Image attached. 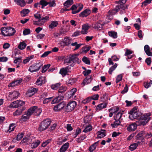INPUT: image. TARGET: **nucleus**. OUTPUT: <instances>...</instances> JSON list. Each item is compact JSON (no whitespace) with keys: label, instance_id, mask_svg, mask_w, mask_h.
<instances>
[{"label":"nucleus","instance_id":"f257e3e1","mask_svg":"<svg viewBox=\"0 0 152 152\" xmlns=\"http://www.w3.org/2000/svg\"><path fill=\"white\" fill-rule=\"evenodd\" d=\"M79 55V54H76L73 55L72 56H69L67 57L64 60V63H68L70 64V65L71 66H73L75 63L77 62L79 63V59L77 56Z\"/></svg>","mask_w":152,"mask_h":152},{"label":"nucleus","instance_id":"f03ea898","mask_svg":"<svg viewBox=\"0 0 152 152\" xmlns=\"http://www.w3.org/2000/svg\"><path fill=\"white\" fill-rule=\"evenodd\" d=\"M2 34L4 36H11L15 32V30L11 27H4L1 28Z\"/></svg>","mask_w":152,"mask_h":152},{"label":"nucleus","instance_id":"7ed1b4c3","mask_svg":"<svg viewBox=\"0 0 152 152\" xmlns=\"http://www.w3.org/2000/svg\"><path fill=\"white\" fill-rule=\"evenodd\" d=\"M151 115V113H148L141 116L139 119L136 121L139 125H145L150 119L149 117Z\"/></svg>","mask_w":152,"mask_h":152},{"label":"nucleus","instance_id":"20e7f679","mask_svg":"<svg viewBox=\"0 0 152 152\" xmlns=\"http://www.w3.org/2000/svg\"><path fill=\"white\" fill-rule=\"evenodd\" d=\"M51 123V121L49 119H46L42 121L39 125L38 130L40 131H43L48 128Z\"/></svg>","mask_w":152,"mask_h":152},{"label":"nucleus","instance_id":"39448f33","mask_svg":"<svg viewBox=\"0 0 152 152\" xmlns=\"http://www.w3.org/2000/svg\"><path fill=\"white\" fill-rule=\"evenodd\" d=\"M28 113L31 116L32 114H34L35 115H39L42 112L41 110L38 109L37 106H34L30 107L27 111Z\"/></svg>","mask_w":152,"mask_h":152},{"label":"nucleus","instance_id":"423d86ee","mask_svg":"<svg viewBox=\"0 0 152 152\" xmlns=\"http://www.w3.org/2000/svg\"><path fill=\"white\" fill-rule=\"evenodd\" d=\"M42 64L40 62L34 64L30 66L28 70L31 72L37 71L42 66Z\"/></svg>","mask_w":152,"mask_h":152},{"label":"nucleus","instance_id":"0eeeda50","mask_svg":"<svg viewBox=\"0 0 152 152\" xmlns=\"http://www.w3.org/2000/svg\"><path fill=\"white\" fill-rule=\"evenodd\" d=\"M76 102L75 101H72L68 103L65 108V111L67 112H70L74 110L76 106Z\"/></svg>","mask_w":152,"mask_h":152},{"label":"nucleus","instance_id":"6e6552de","mask_svg":"<svg viewBox=\"0 0 152 152\" xmlns=\"http://www.w3.org/2000/svg\"><path fill=\"white\" fill-rule=\"evenodd\" d=\"M25 104V102L22 101L17 100L12 102L10 105V107L17 108L21 106H23Z\"/></svg>","mask_w":152,"mask_h":152},{"label":"nucleus","instance_id":"1a4fd4ad","mask_svg":"<svg viewBox=\"0 0 152 152\" xmlns=\"http://www.w3.org/2000/svg\"><path fill=\"white\" fill-rule=\"evenodd\" d=\"M83 6L82 4L79 5V7H77L75 5H73L70 9L72 10V13L73 14H75L80 12L83 8Z\"/></svg>","mask_w":152,"mask_h":152},{"label":"nucleus","instance_id":"9d476101","mask_svg":"<svg viewBox=\"0 0 152 152\" xmlns=\"http://www.w3.org/2000/svg\"><path fill=\"white\" fill-rule=\"evenodd\" d=\"M20 94L18 91H14L13 92L9 93V97L11 100H14L17 99Z\"/></svg>","mask_w":152,"mask_h":152},{"label":"nucleus","instance_id":"9b49d317","mask_svg":"<svg viewBox=\"0 0 152 152\" xmlns=\"http://www.w3.org/2000/svg\"><path fill=\"white\" fill-rule=\"evenodd\" d=\"M65 104L64 102H62L55 106L53 108L55 111H58L63 109L65 107Z\"/></svg>","mask_w":152,"mask_h":152},{"label":"nucleus","instance_id":"f8f14e48","mask_svg":"<svg viewBox=\"0 0 152 152\" xmlns=\"http://www.w3.org/2000/svg\"><path fill=\"white\" fill-rule=\"evenodd\" d=\"M90 27V26L87 23L84 24L82 26V30L81 32V34H87L88 33V30Z\"/></svg>","mask_w":152,"mask_h":152},{"label":"nucleus","instance_id":"ddd939ff","mask_svg":"<svg viewBox=\"0 0 152 152\" xmlns=\"http://www.w3.org/2000/svg\"><path fill=\"white\" fill-rule=\"evenodd\" d=\"M129 114H130L129 116V118L131 120L136 119L141 115V113L139 111L129 113Z\"/></svg>","mask_w":152,"mask_h":152},{"label":"nucleus","instance_id":"4468645a","mask_svg":"<svg viewBox=\"0 0 152 152\" xmlns=\"http://www.w3.org/2000/svg\"><path fill=\"white\" fill-rule=\"evenodd\" d=\"M137 125H139L136 122L135 123H132L127 127V129L129 132L133 131L137 129Z\"/></svg>","mask_w":152,"mask_h":152},{"label":"nucleus","instance_id":"2eb2a0df","mask_svg":"<svg viewBox=\"0 0 152 152\" xmlns=\"http://www.w3.org/2000/svg\"><path fill=\"white\" fill-rule=\"evenodd\" d=\"M91 13V11L88 9L85 10L79 14L80 17L83 18L86 17L89 15Z\"/></svg>","mask_w":152,"mask_h":152},{"label":"nucleus","instance_id":"dca6fc26","mask_svg":"<svg viewBox=\"0 0 152 152\" xmlns=\"http://www.w3.org/2000/svg\"><path fill=\"white\" fill-rule=\"evenodd\" d=\"M69 72V66H67L65 67L61 68L59 72V73L61 74L62 76H65L66 75L67 72Z\"/></svg>","mask_w":152,"mask_h":152},{"label":"nucleus","instance_id":"f3484780","mask_svg":"<svg viewBox=\"0 0 152 152\" xmlns=\"http://www.w3.org/2000/svg\"><path fill=\"white\" fill-rule=\"evenodd\" d=\"M45 83V77H41L37 80L36 83L38 85H41L44 84Z\"/></svg>","mask_w":152,"mask_h":152},{"label":"nucleus","instance_id":"a211bd4d","mask_svg":"<svg viewBox=\"0 0 152 152\" xmlns=\"http://www.w3.org/2000/svg\"><path fill=\"white\" fill-rule=\"evenodd\" d=\"M144 51L147 55L149 56H152V53L151 52V48L148 45H145L144 47Z\"/></svg>","mask_w":152,"mask_h":152},{"label":"nucleus","instance_id":"6ab92c4d","mask_svg":"<svg viewBox=\"0 0 152 152\" xmlns=\"http://www.w3.org/2000/svg\"><path fill=\"white\" fill-rule=\"evenodd\" d=\"M22 80L21 79H20L19 80H14L9 84L8 85V87H10L17 86L22 81Z\"/></svg>","mask_w":152,"mask_h":152},{"label":"nucleus","instance_id":"aec40b11","mask_svg":"<svg viewBox=\"0 0 152 152\" xmlns=\"http://www.w3.org/2000/svg\"><path fill=\"white\" fill-rule=\"evenodd\" d=\"M37 91V89L35 88H31L29 89L27 93V95L31 96L34 95Z\"/></svg>","mask_w":152,"mask_h":152},{"label":"nucleus","instance_id":"412c9836","mask_svg":"<svg viewBox=\"0 0 152 152\" xmlns=\"http://www.w3.org/2000/svg\"><path fill=\"white\" fill-rule=\"evenodd\" d=\"M25 107H22L18 109L14 113L13 115L14 116H18L21 114L22 112L25 110Z\"/></svg>","mask_w":152,"mask_h":152},{"label":"nucleus","instance_id":"4be33fe9","mask_svg":"<svg viewBox=\"0 0 152 152\" xmlns=\"http://www.w3.org/2000/svg\"><path fill=\"white\" fill-rule=\"evenodd\" d=\"M64 98L63 96L59 95L57 97L55 98L52 102V104H54L56 103H58L59 102L62 100Z\"/></svg>","mask_w":152,"mask_h":152},{"label":"nucleus","instance_id":"5701e85b","mask_svg":"<svg viewBox=\"0 0 152 152\" xmlns=\"http://www.w3.org/2000/svg\"><path fill=\"white\" fill-rule=\"evenodd\" d=\"M107 103L106 102L102 103L97 105L96 108V110L100 111L106 107Z\"/></svg>","mask_w":152,"mask_h":152},{"label":"nucleus","instance_id":"b1692460","mask_svg":"<svg viewBox=\"0 0 152 152\" xmlns=\"http://www.w3.org/2000/svg\"><path fill=\"white\" fill-rule=\"evenodd\" d=\"M106 131L104 130H101L98 132L97 138H101L105 136Z\"/></svg>","mask_w":152,"mask_h":152},{"label":"nucleus","instance_id":"393cba45","mask_svg":"<svg viewBox=\"0 0 152 152\" xmlns=\"http://www.w3.org/2000/svg\"><path fill=\"white\" fill-rule=\"evenodd\" d=\"M115 8L118 10V12L119 10L122 11L125 10V9L128 8V6H125L124 4H122L116 6Z\"/></svg>","mask_w":152,"mask_h":152},{"label":"nucleus","instance_id":"a878e982","mask_svg":"<svg viewBox=\"0 0 152 152\" xmlns=\"http://www.w3.org/2000/svg\"><path fill=\"white\" fill-rule=\"evenodd\" d=\"M49 20V16H46L45 17L41 18L40 20H38L39 24L43 25L45 21Z\"/></svg>","mask_w":152,"mask_h":152},{"label":"nucleus","instance_id":"bb28decb","mask_svg":"<svg viewBox=\"0 0 152 152\" xmlns=\"http://www.w3.org/2000/svg\"><path fill=\"white\" fill-rule=\"evenodd\" d=\"M69 143L66 142L60 148V152H65L69 147Z\"/></svg>","mask_w":152,"mask_h":152},{"label":"nucleus","instance_id":"cd10ccee","mask_svg":"<svg viewBox=\"0 0 152 152\" xmlns=\"http://www.w3.org/2000/svg\"><path fill=\"white\" fill-rule=\"evenodd\" d=\"M30 116V114L27 112L22 116L20 119L23 121H25L28 119Z\"/></svg>","mask_w":152,"mask_h":152},{"label":"nucleus","instance_id":"c85d7f7f","mask_svg":"<svg viewBox=\"0 0 152 152\" xmlns=\"http://www.w3.org/2000/svg\"><path fill=\"white\" fill-rule=\"evenodd\" d=\"M115 121L113 124H112L111 126L113 128H116L118 126L120 125L121 122L120 120H114Z\"/></svg>","mask_w":152,"mask_h":152},{"label":"nucleus","instance_id":"c756f323","mask_svg":"<svg viewBox=\"0 0 152 152\" xmlns=\"http://www.w3.org/2000/svg\"><path fill=\"white\" fill-rule=\"evenodd\" d=\"M99 142V141L94 143L89 148V150L90 152H93L96 149V147L98 144Z\"/></svg>","mask_w":152,"mask_h":152},{"label":"nucleus","instance_id":"7c9ffc66","mask_svg":"<svg viewBox=\"0 0 152 152\" xmlns=\"http://www.w3.org/2000/svg\"><path fill=\"white\" fill-rule=\"evenodd\" d=\"M139 143V142H138L137 143L131 144L129 147V149L131 151L134 150L137 148Z\"/></svg>","mask_w":152,"mask_h":152},{"label":"nucleus","instance_id":"2f4dec72","mask_svg":"<svg viewBox=\"0 0 152 152\" xmlns=\"http://www.w3.org/2000/svg\"><path fill=\"white\" fill-rule=\"evenodd\" d=\"M92 79V78L91 76H87L85 79H84L83 83L84 85L90 83Z\"/></svg>","mask_w":152,"mask_h":152},{"label":"nucleus","instance_id":"473e14b6","mask_svg":"<svg viewBox=\"0 0 152 152\" xmlns=\"http://www.w3.org/2000/svg\"><path fill=\"white\" fill-rule=\"evenodd\" d=\"M14 1L16 4L21 7H23L25 5V1L23 0H14Z\"/></svg>","mask_w":152,"mask_h":152},{"label":"nucleus","instance_id":"72a5a7b5","mask_svg":"<svg viewBox=\"0 0 152 152\" xmlns=\"http://www.w3.org/2000/svg\"><path fill=\"white\" fill-rule=\"evenodd\" d=\"M73 3V0H67L64 4L66 7H68Z\"/></svg>","mask_w":152,"mask_h":152},{"label":"nucleus","instance_id":"f704fd0d","mask_svg":"<svg viewBox=\"0 0 152 152\" xmlns=\"http://www.w3.org/2000/svg\"><path fill=\"white\" fill-rule=\"evenodd\" d=\"M143 132V138L148 139L151 138L152 136V134L150 133H148L145 132Z\"/></svg>","mask_w":152,"mask_h":152},{"label":"nucleus","instance_id":"c9c22d12","mask_svg":"<svg viewBox=\"0 0 152 152\" xmlns=\"http://www.w3.org/2000/svg\"><path fill=\"white\" fill-rule=\"evenodd\" d=\"M26 46V44L24 42H20L18 48L20 49L23 50L24 49Z\"/></svg>","mask_w":152,"mask_h":152},{"label":"nucleus","instance_id":"e433bc0d","mask_svg":"<svg viewBox=\"0 0 152 152\" xmlns=\"http://www.w3.org/2000/svg\"><path fill=\"white\" fill-rule=\"evenodd\" d=\"M91 48L90 46H85L82 47L81 49L82 53H87Z\"/></svg>","mask_w":152,"mask_h":152},{"label":"nucleus","instance_id":"4c0bfd02","mask_svg":"<svg viewBox=\"0 0 152 152\" xmlns=\"http://www.w3.org/2000/svg\"><path fill=\"white\" fill-rule=\"evenodd\" d=\"M136 139L137 140H143L144 139L143 134V132H141L139 133L136 136Z\"/></svg>","mask_w":152,"mask_h":152},{"label":"nucleus","instance_id":"58836bf2","mask_svg":"<svg viewBox=\"0 0 152 152\" xmlns=\"http://www.w3.org/2000/svg\"><path fill=\"white\" fill-rule=\"evenodd\" d=\"M109 36L115 39L117 37V34L116 32L115 31H109L108 33Z\"/></svg>","mask_w":152,"mask_h":152},{"label":"nucleus","instance_id":"ea45409f","mask_svg":"<svg viewBox=\"0 0 152 152\" xmlns=\"http://www.w3.org/2000/svg\"><path fill=\"white\" fill-rule=\"evenodd\" d=\"M118 12V10H117L116 8L112 9L110 10L108 12V14L109 15H113L116 14Z\"/></svg>","mask_w":152,"mask_h":152},{"label":"nucleus","instance_id":"a19ab883","mask_svg":"<svg viewBox=\"0 0 152 152\" xmlns=\"http://www.w3.org/2000/svg\"><path fill=\"white\" fill-rule=\"evenodd\" d=\"M39 4L42 5L41 8L43 9L48 4V2H47L45 0H41L39 1Z\"/></svg>","mask_w":152,"mask_h":152},{"label":"nucleus","instance_id":"79ce46f5","mask_svg":"<svg viewBox=\"0 0 152 152\" xmlns=\"http://www.w3.org/2000/svg\"><path fill=\"white\" fill-rule=\"evenodd\" d=\"M58 24L57 21H53L49 25V28H53L56 27Z\"/></svg>","mask_w":152,"mask_h":152},{"label":"nucleus","instance_id":"37998d69","mask_svg":"<svg viewBox=\"0 0 152 152\" xmlns=\"http://www.w3.org/2000/svg\"><path fill=\"white\" fill-rule=\"evenodd\" d=\"M82 45V44H77V42H75L71 44L72 46H75V48L74 50L78 49Z\"/></svg>","mask_w":152,"mask_h":152},{"label":"nucleus","instance_id":"c03bdc74","mask_svg":"<svg viewBox=\"0 0 152 152\" xmlns=\"http://www.w3.org/2000/svg\"><path fill=\"white\" fill-rule=\"evenodd\" d=\"M122 114V113L120 112H118L117 114H115L114 116V120H120Z\"/></svg>","mask_w":152,"mask_h":152},{"label":"nucleus","instance_id":"a18cd8bd","mask_svg":"<svg viewBox=\"0 0 152 152\" xmlns=\"http://www.w3.org/2000/svg\"><path fill=\"white\" fill-rule=\"evenodd\" d=\"M29 12V10L28 9H25L22 11L21 12V15L22 17H25L26 15Z\"/></svg>","mask_w":152,"mask_h":152},{"label":"nucleus","instance_id":"49530a36","mask_svg":"<svg viewBox=\"0 0 152 152\" xmlns=\"http://www.w3.org/2000/svg\"><path fill=\"white\" fill-rule=\"evenodd\" d=\"M40 142L39 140H37L33 142L31 144L33 148H35L37 147L40 144Z\"/></svg>","mask_w":152,"mask_h":152},{"label":"nucleus","instance_id":"de8ad7c7","mask_svg":"<svg viewBox=\"0 0 152 152\" xmlns=\"http://www.w3.org/2000/svg\"><path fill=\"white\" fill-rule=\"evenodd\" d=\"M61 84L59 83L53 84L51 86V88L53 90H57L61 86Z\"/></svg>","mask_w":152,"mask_h":152},{"label":"nucleus","instance_id":"09e8293b","mask_svg":"<svg viewBox=\"0 0 152 152\" xmlns=\"http://www.w3.org/2000/svg\"><path fill=\"white\" fill-rule=\"evenodd\" d=\"M107 94L106 93H105L100 97L101 101V102H104L107 99Z\"/></svg>","mask_w":152,"mask_h":152},{"label":"nucleus","instance_id":"8fccbe9b","mask_svg":"<svg viewBox=\"0 0 152 152\" xmlns=\"http://www.w3.org/2000/svg\"><path fill=\"white\" fill-rule=\"evenodd\" d=\"M82 61L86 64L89 65L90 64V61L89 58L86 56H84L82 58Z\"/></svg>","mask_w":152,"mask_h":152},{"label":"nucleus","instance_id":"3c124183","mask_svg":"<svg viewBox=\"0 0 152 152\" xmlns=\"http://www.w3.org/2000/svg\"><path fill=\"white\" fill-rule=\"evenodd\" d=\"M92 127L90 125H88L86 128L83 130V132L85 133H87L91 131L92 130Z\"/></svg>","mask_w":152,"mask_h":152},{"label":"nucleus","instance_id":"603ef678","mask_svg":"<svg viewBox=\"0 0 152 152\" xmlns=\"http://www.w3.org/2000/svg\"><path fill=\"white\" fill-rule=\"evenodd\" d=\"M102 26L101 24L99 23H96L93 26V28L98 30H101L102 29Z\"/></svg>","mask_w":152,"mask_h":152},{"label":"nucleus","instance_id":"864d4df0","mask_svg":"<svg viewBox=\"0 0 152 152\" xmlns=\"http://www.w3.org/2000/svg\"><path fill=\"white\" fill-rule=\"evenodd\" d=\"M117 64H115L114 65L111 66L109 69L108 71L109 73L111 75L112 74V72L117 67Z\"/></svg>","mask_w":152,"mask_h":152},{"label":"nucleus","instance_id":"5fc2aeb1","mask_svg":"<svg viewBox=\"0 0 152 152\" xmlns=\"http://www.w3.org/2000/svg\"><path fill=\"white\" fill-rule=\"evenodd\" d=\"M91 116H87L84 118V122L85 123H88L91 121Z\"/></svg>","mask_w":152,"mask_h":152},{"label":"nucleus","instance_id":"6e6d98bb","mask_svg":"<svg viewBox=\"0 0 152 152\" xmlns=\"http://www.w3.org/2000/svg\"><path fill=\"white\" fill-rule=\"evenodd\" d=\"M34 57V56L33 55H32L31 56L28 57L26 59L24 60L23 61V63L24 64L27 63V62H29L31 59H33Z\"/></svg>","mask_w":152,"mask_h":152},{"label":"nucleus","instance_id":"4d7b16f0","mask_svg":"<svg viewBox=\"0 0 152 152\" xmlns=\"http://www.w3.org/2000/svg\"><path fill=\"white\" fill-rule=\"evenodd\" d=\"M48 4L49 5L50 7H53L55 6L56 4L55 0H51L48 2Z\"/></svg>","mask_w":152,"mask_h":152},{"label":"nucleus","instance_id":"13d9d810","mask_svg":"<svg viewBox=\"0 0 152 152\" xmlns=\"http://www.w3.org/2000/svg\"><path fill=\"white\" fill-rule=\"evenodd\" d=\"M50 64L44 65L43 68L42 69V73L45 72L50 67Z\"/></svg>","mask_w":152,"mask_h":152},{"label":"nucleus","instance_id":"bf43d9fd","mask_svg":"<svg viewBox=\"0 0 152 152\" xmlns=\"http://www.w3.org/2000/svg\"><path fill=\"white\" fill-rule=\"evenodd\" d=\"M24 133H20L18 134L16 137V140H19L23 137Z\"/></svg>","mask_w":152,"mask_h":152},{"label":"nucleus","instance_id":"052dcab7","mask_svg":"<svg viewBox=\"0 0 152 152\" xmlns=\"http://www.w3.org/2000/svg\"><path fill=\"white\" fill-rule=\"evenodd\" d=\"M152 84V81L150 80L149 82H148L144 83V86L146 88H148L149 87H150L151 85Z\"/></svg>","mask_w":152,"mask_h":152},{"label":"nucleus","instance_id":"680f3d73","mask_svg":"<svg viewBox=\"0 0 152 152\" xmlns=\"http://www.w3.org/2000/svg\"><path fill=\"white\" fill-rule=\"evenodd\" d=\"M66 90V88L65 86L61 87L58 90V92L60 93H63Z\"/></svg>","mask_w":152,"mask_h":152},{"label":"nucleus","instance_id":"e2e57ef3","mask_svg":"<svg viewBox=\"0 0 152 152\" xmlns=\"http://www.w3.org/2000/svg\"><path fill=\"white\" fill-rule=\"evenodd\" d=\"M122 77L123 76L122 75L120 74L119 75H118L116 78V83H118L120 82V81H121L122 79Z\"/></svg>","mask_w":152,"mask_h":152},{"label":"nucleus","instance_id":"0e129e2a","mask_svg":"<svg viewBox=\"0 0 152 152\" xmlns=\"http://www.w3.org/2000/svg\"><path fill=\"white\" fill-rule=\"evenodd\" d=\"M15 124H10L9 127V131L10 132H11L14 130L15 127Z\"/></svg>","mask_w":152,"mask_h":152},{"label":"nucleus","instance_id":"69168bd1","mask_svg":"<svg viewBox=\"0 0 152 152\" xmlns=\"http://www.w3.org/2000/svg\"><path fill=\"white\" fill-rule=\"evenodd\" d=\"M30 33V30L29 29H26L23 31V34L24 35H28Z\"/></svg>","mask_w":152,"mask_h":152},{"label":"nucleus","instance_id":"338daca9","mask_svg":"<svg viewBox=\"0 0 152 152\" xmlns=\"http://www.w3.org/2000/svg\"><path fill=\"white\" fill-rule=\"evenodd\" d=\"M86 137V135H84L83 136H81L79 138H77V141L78 142H80L83 140H84Z\"/></svg>","mask_w":152,"mask_h":152},{"label":"nucleus","instance_id":"774afa93","mask_svg":"<svg viewBox=\"0 0 152 152\" xmlns=\"http://www.w3.org/2000/svg\"><path fill=\"white\" fill-rule=\"evenodd\" d=\"M52 98V97H51L45 99L43 101V103L44 104L50 102Z\"/></svg>","mask_w":152,"mask_h":152}]
</instances>
